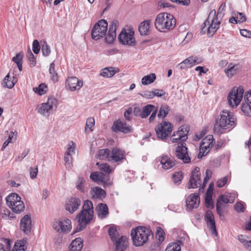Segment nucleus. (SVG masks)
<instances>
[{"label":"nucleus","instance_id":"nucleus-1","mask_svg":"<svg viewBox=\"0 0 251 251\" xmlns=\"http://www.w3.org/2000/svg\"><path fill=\"white\" fill-rule=\"evenodd\" d=\"M94 207L92 202L90 200L84 201L81 210L77 215L75 219L78 225L74 231V233L84 229L94 217Z\"/></svg>","mask_w":251,"mask_h":251},{"label":"nucleus","instance_id":"nucleus-2","mask_svg":"<svg viewBox=\"0 0 251 251\" xmlns=\"http://www.w3.org/2000/svg\"><path fill=\"white\" fill-rule=\"evenodd\" d=\"M189 132V128L187 126H182L176 132L178 133V138L181 139L180 145H178L176 150V155L178 158L182 160L184 163H188L191 161V158L188 153V149L185 147L184 141L187 139V134Z\"/></svg>","mask_w":251,"mask_h":251},{"label":"nucleus","instance_id":"nucleus-3","mask_svg":"<svg viewBox=\"0 0 251 251\" xmlns=\"http://www.w3.org/2000/svg\"><path fill=\"white\" fill-rule=\"evenodd\" d=\"M220 118L217 119L214 126V132L215 134L223 133L224 129H227L235 124L236 118L232 113L226 110H224L220 115Z\"/></svg>","mask_w":251,"mask_h":251},{"label":"nucleus","instance_id":"nucleus-4","mask_svg":"<svg viewBox=\"0 0 251 251\" xmlns=\"http://www.w3.org/2000/svg\"><path fill=\"white\" fill-rule=\"evenodd\" d=\"M176 24V21L174 16L165 12L158 14L154 22L155 28L160 32L173 29Z\"/></svg>","mask_w":251,"mask_h":251},{"label":"nucleus","instance_id":"nucleus-5","mask_svg":"<svg viewBox=\"0 0 251 251\" xmlns=\"http://www.w3.org/2000/svg\"><path fill=\"white\" fill-rule=\"evenodd\" d=\"M151 230L144 226H138L131 232V236L136 246H143L148 240Z\"/></svg>","mask_w":251,"mask_h":251},{"label":"nucleus","instance_id":"nucleus-6","mask_svg":"<svg viewBox=\"0 0 251 251\" xmlns=\"http://www.w3.org/2000/svg\"><path fill=\"white\" fill-rule=\"evenodd\" d=\"M244 90L241 86L238 88H233L227 96L228 104L232 107H236L240 103L243 98Z\"/></svg>","mask_w":251,"mask_h":251},{"label":"nucleus","instance_id":"nucleus-7","mask_svg":"<svg viewBox=\"0 0 251 251\" xmlns=\"http://www.w3.org/2000/svg\"><path fill=\"white\" fill-rule=\"evenodd\" d=\"M108 23L104 19L99 21L91 31L92 37L97 40L105 35L107 30Z\"/></svg>","mask_w":251,"mask_h":251},{"label":"nucleus","instance_id":"nucleus-8","mask_svg":"<svg viewBox=\"0 0 251 251\" xmlns=\"http://www.w3.org/2000/svg\"><path fill=\"white\" fill-rule=\"evenodd\" d=\"M21 197L17 194H11L6 198L7 202H10L12 209L15 213H20L25 209L23 201H21Z\"/></svg>","mask_w":251,"mask_h":251},{"label":"nucleus","instance_id":"nucleus-9","mask_svg":"<svg viewBox=\"0 0 251 251\" xmlns=\"http://www.w3.org/2000/svg\"><path fill=\"white\" fill-rule=\"evenodd\" d=\"M215 14H216L215 10H211L208 15L207 19L202 24L201 31L202 34H205L206 32L208 36L211 37H212L213 35L216 32L217 30L219 28V26H217L213 24H212V23H211L210 21V19H211V15L215 16Z\"/></svg>","mask_w":251,"mask_h":251},{"label":"nucleus","instance_id":"nucleus-10","mask_svg":"<svg viewBox=\"0 0 251 251\" xmlns=\"http://www.w3.org/2000/svg\"><path fill=\"white\" fill-rule=\"evenodd\" d=\"M172 124L169 122H162L155 128L156 135L162 140H165L172 131Z\"/></svg>","mask_w":251,"mask_h":251},{"label":"nucleus","instance_id":"nucleus-11","mask_svg":"<svg viewBox=\"0 0 251 251\" xmlns=\"http://www.w3.org/2000/svg\"><path fill=\"white\" fill-rule=\"evenodd\" d=\"M52 227L59 233H68L72 229V223L67 218H61L53 223Z\"/></svg>","mask_w":251,"mask_h":251},{"label":"nucleus","instance_id":"nucleus-12","mask_svg":"<svg viewBox=\"0 0 251 251\" xmlns=\"http://www.w3.org/2000/svg\"><path fill=\"white\" fill-rule=\"evenodd\" d=\"M134 31L131 30L127 32L125 29H122L118 36L119 42L123 45L134 46L136 41L134 38Z\"/></svg>","mask_w":251,"mask_h":251},{"label":"nucleus","instance_id":"nucleus-13","mask_svg":"<svg viewBox=\"0 0 251 251\" xmlns=\"http://www.w3.org/2000/svg\"><path fill=\"white\" fill-rule=\"evenodd\" d=\"M90 178L98 184L102 185L104 188L110 186L112 184L109 180V176L104 175L102 172H93L91 174Z\"/></svg>","mask_w":251,"mask_h":251},{"label":"nucleus","instance_id":"nucleus-14","mask_svg":"<svg viewBox=\"0 0 251 251\" xmlns=\"http://www.w3.org/2000/svg\"><path fill=\"white\" fill-rule=\"evenodd\" d=\"M200 169L198 167H195L191 172V175L187 186L188 189L198 188L201 185Z\"/></svg>","mask_w":251,"mask_h":251},{"label":"nucleus","instance_id":"nucleus-15","mask_svg":"<svg viewBox=\"0 0 251 251\" xmlns=\"http://www.w3.org/2000/svg\"><path fill=\"white\" fill-rule=\"evenodd\" d=\"M111 129L115 132H121L124 133H128L132 131V127L127 125L125 122L118 120L113 123Z\"/></svg>","mask_w":251,"mask_h":251},{"label":"nucleus","instance_id":"nucleus-16","mask_svg":"<svg viewBox=\"0 0 251 251\" xmlns=\"http://www.w3.org/2000/svg\"><path fill=\"white\" fill-rule=\"evenodd\" d=\"M110 154L109 162L111 163L121 162L126 159L125 151L118 148H112Z\"/></svg>","mask_w":251,"mask_h":251},{"label":"nucleus","instance_id":"nucleus-17","mask_svg":"<svg viewBox=\"0 0 251 251\" xmlns=\"http://www.w3.org/2000/svg\"><path fill=\"white\" fill-rule=\"evenodd\" d=\"M66 87L72 91L78 90L83 85V82L75 76L69 77L66 80Z\"/></svg>","mask_w":251,"mask_h":251},{"label":"nucleus","instance_id":"nucleus-18","mask_svg":"<svg viewBox=\"0 0 251 251\" xmlns=\"http://www.w3.org/2000/svg\"><path fill=\"white\" fill-rule=\"evenodd\" d=\"M81 205V200L78 198L71 197L68 199L65 204V209L71 214L74 213Z\"/></svg>","mask_w":251,"mask_h":251},{"label":"nucleus","instance_id":"nucleus-19","mask_svg":"<svg viewBox=\"0 0 251 251\" xmlns=\"http://www.w3.org/2000/svg\"><path fill=\"white\" fill-rule=\"evenodd\" d=\"M20 228L25 234H29L32 228L31 216L26 214L21 220Z\"/></svg>","mask_w":251,"mask_h":251},{"label":"nucleus","instance_id":"nucleus-20","mask_svg":"<svg viewBox=\"0 0 251 251\" xmlns=\"http://www.w3.org/2000/svg\"><path fill=\"white\" fill-rule=\"evenodd\" d=\"M205 220L206 221L207 226L213 235L217 236L218 233L216 229L214 215L211 210H207L205 215Z\"/></svg>","mask_w":251,"mask_h":251},{"label":"nucleus","instance_id":"nucleus-21","mask_svg":"<svg viewBox=\"0 0 251 251\" xmlns=\"http://www.w3.org/2000/svg\"><path fill=\"white\" fill-rule=\"evenodd\" d=\"M56 100L55 98H50L47 102L42 103L37 106L38 112L41 115H45L52 109L54 103Z\"/></svg>","mask_w":251,"mask_h":251},{"label":"nucleus","instance_id":"nucleus-22","mask_svg":"<svg viewBox=\"0 0 251 251\" xmlns=\"http://www.w3.org/2000/svg\"><path fill=\"white\" fill-rule=\"evenodd\" d=\"M119 26V22L117 20H113L110 26L108 35L105 37V41L107 43H113L116 37V29Z\"/></svg>","mask_w":251,"mask_h":251},{"label":"nucleus","instance_id":"nucleus-23","mask_svg":"<svg viewBox=\"0 0 251 251\" xmlns=\"http://www.w3.org/2000/svg\"><path fill=\"white\" fill-rule=\"evenodd\" d=\"M188 208L193 209L197 208L200 203V198L198 194H192L189 195L186 201Z\"/></svg>","mask_w":251,"mask_h":251},{"label":"nucleus","instance_id":"nucleus-24","mask_svg":"<svg viewBox=\"0 0 251 251\" xmlns=\"http://www.w3.org/2000/svg\"><path fill=\"white\" fill-rule=\"evenodd\" d=\"M242 68V65L239 63L234 64L230 63L228 64L227 68L225 70V73L228 77H232L238 74L241 71Z\"/></svg>","mask_w":251,"mask_h":251},{"label":"nucleus","instance_id":"nucleus-25","mask_svg":"<svg viewBox=\"0 0 251 251\" xmlns=\"http://www.w3.org/2000/svg\"><path fill=\"white\" fill-rule=\"evenodd\" d=\"M213 136L212 135H208L204 137L201 143L200 147L201 150L203 151L205 150V151H207L208 152L210 149L212 148L214 145Z\"/></svg>","mask_w":251,"mask_h":251},{"label":"nucleus","instance_id":"nucleus-26","mask_svg":"<svg viewBox=\"0 0 251 251\" xmlns=\"http://www.w3.org/2000/svg\"><path fill=\"white\" fill-rule=\"evenodd\" d=\"M96 211L98 218L100 219L105 218L109 214L108 208L105 203H99L96 207Z\"/></svg>","mask_w":251,"mask_h":251},{"label":"nucleus","instance_id":"nucleus-27","mask_svg":"<svg viewBox=\"0 0 251 251\" xmlns=\"http://www.w3.org/2000/svg\"><path fill=\"white\" fill-rule=\"evenodd\" d=\"M114 242L116 246L115 251H125L128 246L127 239L124 236H121Z\"/></svg>","mask_w":251,"mask_h":251},{"label":"nucleus","instance_id":"nucleus-28","mask_svg":"<svg viewBox=\"0 0 251 251\" xmlns=\"http://www.w3.org/2000/svg\"><path fill=\"white\" fill-rule=\"evenodd\" d=\"M93 199H103L106 196L105 191L99 187H95L91 188L90 192Z\"/></svg>","mask_w":251,"mask_h":251},{"label":"nucleus","instance_id":"nucleus-29","mask_svg":"<svg viewBox=\"0 0 251 251\" xmlns=\"http://www.w3.org/2000/svg\"><path fill=\"white\" fill-rule=\"evenodd\" d=\"M151 23V20H147L140 24L138 27V30L141 35H147L149 34L150 25Z\"/></svg>","mask_w":251,"mask_h":251},{"label":"nucleus","instance_id":"nucleus-30","mask_svg":"<svg viewBox=\"0 0 251 251\" xmlns=\"http://www.w3.org/2000/svg\"><path fill=\"white\" fill-rule=\"evenodd\" d=\"M160 162L165 170L171 169L176 165L175 161L167 155L162 157Z\"/></svg>","mask_w":251,"mask_h":251},{"label":"nucleus","instance_id":"nucleus-31","mask_svg":"<svg viewBox=\"0 0 251 251\" xmlns=\"http://www.w3.org/2000/svg\"><path fill=\"white\" fill-rule=\"evenodd\" d=\"M83 241L80 238L74 240L70 245V251H80L83 247Z\"/></svg>","mask_w":251,"mask_h":251},{"label":"nucleus","instance_id":"nucleus-32","mask_svg":"<svg viewBox=\"0 0 251 251\" xmlns=\"http://www.w3.org/2000/svg\"><path fill=\"white\" fill-rule=\"evenodd\" d=\"M110 150L109 149H103L99 150L97 153V158L100 160H107L109 161Z\"/></svg>","mask_w":251,"mask_h":251},{"label":"nucleus","instance_id":"nucleus-33","mask_svg":"<svg viewBox=\"0 0 251 251\" xmlns=\"http://www.w3.org/2000/svg\"><path fill=\"white\" fill-rule=\"evenodd\" d=\"M116 73L113 67H107L101 70L100 75L104 77H111Z\"/></svg>","mask_w":251,"mask_h":251},{"label":"nucleus","instance_id":"nucleus-34","mask_svg":"<svg viewBox=\"0 0 251 251\" xmlns=\"http://www.w3.org/2000/svg\"><path fill=\"white\" fill-rule=\"evenodd\" d=\"M15 83L16 82L14 81V77H13L12 80L10 79V75L8 74L4 77L1 84L4 87L11 89L14 87Z\"/></svg>","mask_w":251,"mask_h":251},{"label":"nucleus","instance_id":"nucleus-35","mask_svg":"<svg viewBox=\"0 0 251 251\" xmlns=\"http://www.w3.org/2000/svg\"><path fill=\"white\" fill-rule=\"evenodd\" d=\"M154 108L155 106L151 104H148L144 106L142 110L141 118H147L153 111Z\"/></svg>","mask_w":251,"mask_h":251},{"label":"nucleus","instance_id":"nucleus-36","mask_svg":"<svg viewBox=\"0 0 251 251\" xmlns=\"http://www.w3.org/2000/svg\"><path fill=\"white\" fill-rule=\"evenodd\" d=\"M49 73L50 75V78L52 81L55 83L58 81V74L55 70V64L53 62L50 64Z\"/></svg>","mask_w":251,"mask_h":251},{"label":"nucleus","instance_id":"nucleus-37","mask_svg":"<svg viewBox=\"0 0 251 251\" xmlns=\"http://www.w3.org/2000/svg\"><path fill=\"white\" fill-rule=\"evenodd\" d=\"M96 165L98 166L100 171L105 173V175L109 176V174L111 172L112 170V168L109 164L107 163L100 164V163L97 162Z\"/></svg>","mask_w":251,"mask_h":251},{"label":"nucleus","instance_id":"nucleus-38","mask_svg":"<svg viewBox=\"0 0 251 251\" xmlns=\"http://www.w3.org/2000/svg\"><path fill=\"white\" fill-rule=\"evenodd\" d=\"M156 79V75L154 73L144 76L142 79V83L143 85H148L152 83Z\"/></svg>","mask_w":251,"mask_h":251},{"label":"nucleus","instance_id":"nucleus-39","mask_svg":"<svg viewBox=\"0 0 251 251\" xmlns=\"http://www.w3.org/2000/svg\"><path fill=\"white\" fill-rule=\"evenodd\" d=\"M47 85L45 83L40 84L38 87H34L33 88V91L35 93H37L39 95L41 96L44 95L47 92Z\"/></svg>","mask_w":251,"mask_h":251},{"label":"nucleus","instance_id":"nucleus-40","mask_svg":"<svg viewBox=\"0 0 251 251\" xmlns=\"http://www.w3.org/2000/svg\"><path fill=\"white\" fill-rule=\"evenodd\" d=\"M170 108L167 105H162L160 106L157 117L159 118H164L169 113Z\"/></svg>","mask_w":251,"mask_h":251},{"label":"nucleus","instance_id":"nucleus-41","mask_svg":"<svg viewBox=\"0 0 251 251\" xmlns=\"http://www.w3.org/2000/svg\"><path fill=\"white\" fill-rule=\"evenodd\" d=\"M85 182V179L81 176H78L76 182V188L81 192H85L84 188V184Z\"/></svg>","mask_w":251,"mask_h":251},{"label":"nucleus","instance_id":"nucleus-42","mask_svg":"<svg viewBox=\"0 0 251 251\" xmlns=\"http://www.w3.org/2000/svg\"><path fill=\"white\" fill-rule=\"evenodd\" d=\"M26 56L29 61V66L31 67L35 66L36 64V59L30 49H28Z\"/></svg>","mask_w":251,"mask_h":251},{"label":"nucleus","instance_id":"nucleus-43","mask_svg":"<svg viewBox=\"0 0 251 251\" xmlns=\"http://www.w3.org/2000/svg\"><path fill=\"white\" fill-rule=\"evenodd\" d=\"M109 235L113 242L116 241L117 239L118 233L115 227H110L108 230Z\"/></svg>","mask_w":251,"mask_h":251},{"label":"nucleus","instance_id":"nucleus-44","mask_svg":"<svg viewBox=\"0 0 251 251\" xmlns=\"http://www.w3.org/2000/svg\"><path fill=\"white\" fill-rule=\"evenodd\" d=\"M251 104L249 102H243L241 105V109L242 111L247 116H251Z\"/></svg>","mask_w":251,"mask_h":251},{"label":"nucleus","instance_id":"nucleus-45","mask_svg":"<svg viewBox=\"0 0 251 251\" xmlns=\"http://www.w3.org/2000/svg\"><path fill=\"white\" fill-rule=\"evenodd\" d=\"M225 206V204L223 203L219 200H217L216 203V211L217 214L221 218L224 217V215L223 214V209Z\"/></svg>","mask_w":251,"mask_h":251},{"label":"nucleus","instance_id":"nucleus-46","mask_svg":"<svg viewBox=\"0 0 251 251\" xmlns=\"http://www.w3.org/2000/svg\"><path fill=\"white\" fill-rule=\"evenodd\" d=\"M180 243L181 242L179 241L177 243L172 244L169 246L167 247L165 251H180Z\"/></svg>","mask_w":251,"mask_h":251},{"label":"nucleus","instance_id":"nucleus-47","mask_svg":"<svg viewBox=\"0 0 251 251\" xmlns=\"http://www.w3.org/2000/svg\"><path fill=\"white\" fill-rule=\"evenodd\" d=\"M41 50L43 55L45 56H48L50 53L51 51L50 47L45 41H44L42 45Z\"/></svg>","mask_w":251,"mask_h":251},{"label":"nucleus","instance_id":"nucleus-48","mask_svg":"<svg viewBox=\"0 0 251 251\" xmlns=\"http://www.w3.org/2000/svg\"><path fill=\"white\" fill-rule=\"evenodd\" d=\"M172 178L175 183L180 184L183 178L182 173L181 172H176L173 175Z\"/></svg>","mask_w":251,"mask_h":251},{"label":"nucleus","instance_id":"nucleus-49","mask_svg":"<svg viewBox=\"0 0 251 251\" xmlns=\"http://www.w3.org/2000/svg\"><path fill=\"white\" fill-rule=\"evenodd\" d=\"M12 251H25L24 242L20 241L16 242Z\"/></svg>","mask_w":251,"mask_h":251},{"label":"nucleus","instance_id":"nucleus-50","mask_svg":"<svg viewBox=\"0 0 251 251\" xmlns=\"http://www.w3.org/2000/svg\"><path fill=\"white\" fill-rule=\"evenodd\" d=\"M156 235L158 236V241L160 243L162 242L164 239L165 233L162 228L160 227H157L156 228Z\"/></svg>","mask_w":251,"mask_h":251},{"label":"nucleus","instance_id":"nucleus-51","mask_svg":"<svg viewBox=\"0 0 251 251\" xmlns=\"http://www.w3.org/2000/svg\"><path fill=\"white\" fill-rule=\"evenodd\" d=\"M14 133L13 131H10L9 136L8 138L7 139L6 141H5L4 143L2 145V146L1 147V151H3L5 149V148L8 146V144L11 142L12 139L14 137Z\"/></svg>","mask_w":251,"mask_h":251},{"label":"nucleus","instance_id":"nucleus-52","mask_svg":"<svg viewBox=\"0 0 251 251\" xmlns=\"http://www.w3.org/2000/svg\"><path fill=\"white\" fill-rule=\"evenodd\" d=\"M95 125V120L92 117H89L87 119V121L86 123L85 129L86 130L87 128H89L90 130H92V128Z\"/></svg>","mask_w":251,"mask_h":251},{"label":"nucleus","instance_id":"nucleus-53","mask_svg":"<svg viewBox=\"0 0 251 251\" xmlns=\"http://www.w3.org/2000/svg\"><path fill=\"white\" fill-rule=\"evenodd\" d=\"M205 206L207 208H209L210 207H213V203L212 201V195H205Z\"/></svg>","mask_w":251,"mask_h":251},{"label":"nucleus","instance_id":"nucleus-54","mask_svg":"<svg viewBox=\"0 0 251 251\" xmlns=\"http://www.w3.org/2000/svg\"><path fill=\"white\" fill-rule=\"evenodd\" d=\"M24 57V53L20 52L16 54V55L13 57L12 61L18 64L19 63H21Z\"/></svg>","mask_w":251,"mask_h":251},{"label":"nucleus","instance_id":"nucleus-55","mask_svg":"<svg viewBox=\"0 0 251 251\" xmlns=\"http://www.w3.org/2000/svg\"><path fill=\"white\" fill-rule=\"evenodd\" d=\"M40 50L39 43L37 40L35 39L33 41L32 44V50L35 54H38Z\"/></svg>","mask_w":251,"mask_h":251},{"label":"nucleus","instance_id":"nucleus-56","mask_svg":"<svg viewBox=\"0 0 251 251\" xmlns=\"http://www.w3.org/2000/svg\"><path fill=\"white\" fill-rule=\"evenodd\" d=\"M219 15H215V16L211 15V19H210V21L212 23V24L219 27V25L221 24V20H219Z\"/></svg>","mask_w":251,"mask_h":251},{"label":"nucleus","instance_id":"nucleus-57","mask_svg":"<svg viewBox=\"0 0 251 251\" xmlns=\"http://www.w3.org/2000/svg\"><path fill=\"white\" fill-rule=\"evenodd\" d=\"M38 173V166L30 168V176L31 179H35Z\"/></svg>","mask_w":251,"mask_h":251},{"label":"nucleus","instance_id":"nucleus-58","mask_svg":"<svg viewBox=\"0 0 251 251\" xmlns=\"http://www.w3.org/2000/svg\"><path fill=\"white\" fill-rule=\"evenodd\" d=\"M139 95H141L143 97L147 99H152L153 98V91H145L142 93H139Z\"/></svg>","mask_w":251,"mask_h":251},{"label":"nucleus","instance_id":"nucleus-59","mask_svg":"<svg viewBox=\"0 0 251 251\" xmlns=\"http://www.w3.org/2000/svg\"><path fill=\"white\" fill-rule=\"evenodd\" d=\"M238 240L243 244L245 247L251 249V247L248 245V241L245 239V236L243 235H240L238 236Z\"/></svg>","mask_w":251,"mask_h":251},{"label":"nucleus","instance_id":"nucleus-60","mask_svg":"<svg viewBox=\"0 0 251 251\" xmlns=\"http://www.w3.org/2000/svg\"><path fill=\"white\" fill-rule=\"evenodd\" d=\"M227 181V177L225 176L221 179H219L217 182V186L221 188L225 186Z\"/></svg>","mask_w":251,"mask_h":251},{"label":"nucleus","instance_id":"nucleus-61","mask_svg":"<svg viewBox=\"0 0 251 251\" xmlns=\"http://www.w3.org/2000/svg\"><path fill=\"white\" fill-rule=\"evenodd\" d=\"M247 20L246 17L244 14L241 12H238L236 16V20L238 23H241L245 22Z\"/></svg>","mask_w":251,"mask_h":251},{"label":"nucleus","instance_id":"nucleus-62","mask_svg":"<svg viewBox=\"0 0 251 251\" xmlns=\"http://www.w3.org/2000/svg\"><path fill=\"white\" fill-rule=\"evenodd\" d=\"M184 61L185 62L186 64L188 66V67H191L193 64L196 63V60L193 57H190L185 59Z\"/></svg>","mask_w":251,"mask_h":251},{"label":"nucleus","instance_id":"nucleus-63","mask_svg":"<svg viewBox=\"0 0 251 251\" xmlns=\"http://www.w3.org/2000/svg\"><path fill=\"white\" fill-rule=\"evenodd\" d=\"M153 98L155 96L158 97H161L163 96H164L166 92L163 90H160V89H154L153 91Z\"/></svg>","mask_w":251,"mask_h":251},{"label":"nucleus","instance_id":"nucleus-64","mask_svg":"<svg viewBox=\"0 0 251 251\" xmlns=\"http://www.w3.org/2000/svg\"><path fill=\"white\" fill-rule=\"evenodd\" d=\"M72 146L69 145V147L68 148L67 151L65 154H67V155H72L75 153V147L74 146V143L72 142Z\"/></svg>","mask_w":251,"mask_h":251}]
</instances>
